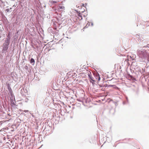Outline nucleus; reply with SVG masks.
I'll list each match as a JSON object with an SVG mask.
<instances>
[{"mask_svg": "<svg viewBox=\"0 0 149 149\" xmlns=\"http://www.w3.org/2000/svg\"><path fill=\"white\" fill-rule=\"evenodd\" d=\"M84 13V12H82L81 13H79V12H77V14H78V18L80 19H81L82 18V16L83 15L84 17L85 16V15H84L83 14V13Z\"/></svg>", "mask_w": 149, "mask_h": 149, "instance_id": "obj_1", "label": "nucleus"}, {"mask_svg": "<svg viewBox=\"0 0 149 149\" xmlns=\"http://www.w3.org/2000/svg\"><path fill=\"white\" fill-rule=\"evenodd\" d=\"M94 76L95 77L94 80H95V82H98L100 80V79L99 74H94Z\"/></svg>", "mask_w": 149, "mask_h": 149, "instance_id": "obj_2", "label": "nucleus"}, {"mask_svg": "<svg viewBox=\"0 0 149 149\" xmlns=\"http://www.w3.org/2000/svg\"><path fill=\"white\" fill-rule=\"evenodd\" d=\"M88 77L90 80V82L92 83L93 84L95 82V80H94V79L92 77L90 74L88 75Z\"/></svg>", "mask_w": 149, "mask_h": 149, "instance_id": "obj_3", "label": "nucleus"}, {"mask_svg": "<svg viewBox=\"0 0 149 149\" xmlns=\"http://www.w3.org/2000/svg\"><path fill=\"white\" fill-rule=\"evenodd\" d=\"M56 0H52L51 1V3H56L58 2L56 1Z\"/></svg>", "mask_w": 149, "mask_h": 149, "instance_id": "obj_4", "label": "nucleus"}, {"mask_svg": "<svg viewBox=\"0 0 149 149\" xmlns=\"http://www.w3.org/2000/svg\"><path fill=\"white\" fill-rule=\"evenodd\" d=\"M30 63H33V65H34L35 63L34 60L33 58H31L30 61Z\"/></svg>", "mask_w": 149, "mask_h": 149, "instance_id": "obj_5", "label": "nucleus"}, {"mask_svg": "<svg viewBox=\"0 0 149 149\" xmlns=\"http://www.w3.org/2000/svg\"><path fill=\"white\" fill-rule=\"evenodd\" d=\"M59 8H60V9H63L64 8V7L63 6H60Z\"/></svg>", "mask_w": 149, "mask_h": 149, "instance_id": "obj_6", "label": "nucleus"}, {"mask_svg": "<svg viewBox=\"0 0 149 149\" xmlns=\"http://www.w3.org/2000/svg\"><path fill=\"white\" fill-rule=\"evenodd\" d=\"M8 88L9 89V90L11 89L10 87V86H8Z\"/></svg>", "mask_w": 149, "mask_h": 149, "instance_id": "obj_7", "label": "nucleus"}, {"mask_svg": "<svg viewBox=\"0 0 149 149\" xmlns=\"http://www.w3.org/2000/svg\"><path fill=\"white\" fill-rule=\"evenodd\" d=\"M9 9H6V10H7V11L8 12V11H9Z\"/></svg>", "mask_w": 149, "mask_h": 149, "instance_id": "obj_8", "label": "nucleus"}, {"mask_svg": "<svg viewBox=\"0 0 149 149\" xmlns=\"http://www.w3.org/2000/svg\"><path fill=\"white\" fill-rule=\"evenodd\" d=\"M24 111L25 112H26V111ZM28 111H27H27H26V112H28Z\"/></svg>", "mask_w": 149, "mask_h": 149, "instance_id": "obj_9", "label": "nucleus"}]
</instances>
